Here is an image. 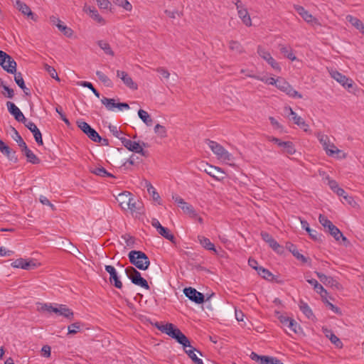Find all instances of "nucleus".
Segmentation results:
<instances>
[{
  "label": "nucleus",
  "instance_id": "obj_42",
  "mask_svg": "<svg viewBox=\"0 0 364 364\" xmlns=\"http://www.w3.org/2000/svg\"><path fill=\"white\" fill-rule=\"evenodd\" d=\"M138 115L139 117L143 121V122H144L147 126L152 125L153 119L146 111L144 109H139L138 111Z\"/></svg>",
  "mask_w": 364,
  "mask_h": 364
},
{
  "label": "nucleus",
  "instance_id": "obj_8",
  "mask_svg": "<svg viewBox=\"0 0 364 364\" xmlns=\"http://www.w3.org/2000/svg\"><path fill=\"white\" fill-rule=\"evenodd\" d=\"M77 126L91 140L95 142L101 141L102 137L87 122L83 121L77 122Z\"/></svg>",
  "mask_w": 364,
  "mask_h": 364
},
{
  "label": "nucleus",
  "instance_id": "obj_13",
  "mask_svg": "<svg viewBox=\"0 0 364 364\" xmlns=\"http://www.w3.org/2000/svg\"><path fill=\"white\" fill-rule=\"evenodd\" d=\"M203 171L216 181H222L224 177V171L219 167L206 164L203 166Z\"/></svg>",
  "mask_w": 364,
  "mask_h": 364
},
{
  "label": "nucleus",
  "instance_id": "obj_56",
  "mask_svg": "<svg viewBox=\"0 0 364 364\" xmlns=\"http://www.w3.org/2000/svg\"><path fill=\"white\" fill-rule=\"evenodd\" d=\"M289 250L292 252L294 256L296 257V259L302 261L303 262H306V258L301 254L299 253V252L296 250V247L293 245H291V247H289Z\"/></svg>",
  "mask_w": 364,
  "mask_h": 364
},
{
  "label": "nucleus",
  "instance_id": "obj_24",
  "mask_svg": "<svg viewBox=\"0 0 364 364\" xmlns=\"http://www.w3.org/2000/svg\"><path fill=\"white\" fill-rule=\"evenodd\" d=\"M183 350L195 364H203V360L200 358H198L197 355L196 354V352L198 353L200 355H202V353L196 348L193 347L191 345L190 342L188 343V346H187L186 347H183Z\"/></svg>",
  "mask_w": 364,
  "mask_h": 364
},
{
  "label": "nucleus",
  "instance_id": "obj_33",
  "mask_svg": "<svg viewBox=\"0 0 364 364\" xmlns=\"http://www.w3.org/2000/svg\"><path fill=\"white\" fill-rule=\"evenodd\" d=\"M198 240L203 247L208 250H212L217 253V250L215 248V245L210 242V240L208 238L202 235H198Z\"/></svg>",
  "mask_w": 364,
  "mask_h": 364
},
{
  "label": "nucleus",
  "instance_id": "obj_34",
  "mask_svg": "<svg viewBox=\"0 0 364 364\" xmlns=\"http://www.w3.org/2000/svg\"><path fill=\"white\" fill-rule=\"evenodd\" d=\"M346 20L352 24L355 28L359 30L360 32L364 33V23L356 17H354L351 15H348L346 16Z\"/></svg>",
  "mask_w": 364,
  "mask_h": 364
},
{
  "label": "nucleus",
  "instance_id": "obj_62",
  "mask_svg": "<svg viewBox=\"0 0 364 364\" xmlns=\"http://www.w3.org/2000/svg\"><path fill=\"white\" fill-rule=\"evenodd\" d=\"M122 238L125 240L127 246L129 247H133L134 245V237L131 236L130 235L126 234L122 236Z\"/></svg>",
  "mask_w": 364,
  "mask_h": 364
},
{
  "label": "nucleus",
  "instance_id": "obj_16",
  "mask_svg": "<svg viewBox=\"0 0 364 364\" xmlns=\"http://www.w3.org/2000/svg\"><path fill=\"white\" fill-rule=\"evenodd\" d=\"M6 107L8 111L14 117L16 121L23 124L28 121L21 111L16 106L14 102L8 101L6 102Z\"/></svg>",
  "mask_w": 364,
  "mask_h": 364
},
{
  "label": "nucleus",
  "instance_id": "obj_46",
  "mask_svg": "<svg viewBox=\"0 0 364 364\" xmlns=\"http://www.w3.org/2000/svg\"><path fill=\"white\" fill-rule=\"evenodd\" d=\"M325 332L326 337L329 338L332 343H333L337 348H342V342L331 331L325 330Z\"/></svg>",
  "mask_w": 364,
  "mask_h": 364
},
{
  "label": "nucleus",
  "instance_id": "obj_12",
  "mask_svg": "<svg viewBox=\"0 0 364 364\" xmlns=\"http://www.w3.org/2000/svg\"><path fill=\"white\" fill-rule=\"evenodd\" d=\"M186 297L196 304H200L204 302V295L193 287H186L183 289Z\"/></svg>",
  "mask_w": 364,
  "mask_h": 364
},
{
  "label": "nucleus",
  "instance_id": "obj_40",
  "mask_svg": "<svg viewBox=\"0 0 364 364\" xmlns=\"http://www.w3.org/2000/svg\"><path fill=\"white\" fill-rule=\"evenodd\" d=\"M237 14L239 17L242 19L244 24H245L247 26H252L251 18L248 14L247 10L245 8L237 11Z\"/></svg>",
  "mask_w": 364,
  "mask_h": 364
},
{
  "label": "nucleus",
  "instance_id": "obj_6",
  "mask_svg": "<svg viewBox=\"0 0 364 364\" xmlns=\"http://www.w3.org/2000/svg\"><path fill=\"white\" fill-rule=\"evenodd\" d=\"M0 65L9 73H15L16 71V61L2 50H0Z\"/></svg>",
  "mask_w": 364,
  "mask_h": 364
},
{
  "label": "nucleus",
  "instance_id": "obj_27",
  "mask_svg": "<svg viewBox=\"0 0 364 364\" xmlns=\"http://www.w3.org/2000/svg\"><path fill=\"white\" fill-rule=\"evenodd\" d=\"M0 151L9 160L16 161V152L7 146L2 140H0Z\"/></svg>",
  "mask_w": 364,
  "mask_h": 364
},
{
  "label": "nucleus",
  "instance_id": "obj_32",
  "mask_svg": "<svg viewBox=\"0 0 364 364\" xmlns=\"http://www.w3.org/2000/svg\"><path fill=\"white\" fill-rule=\"evenodd\" d=\"M21 151L24 154V155L27 158V161L32 164H38L40 163V159L37 157V156L30 150L27 145L21 149Z\"/></svg>",
  "mask_w": 364,
  "mask_h": 364
},
{
  "label": "nucleus",
  "instance_id": "obj_4",
  "mask_svg": "<svg viewBox=\"0 0 364 364\" xmlns=\"http://www.w3.org/2000/svg\"><path fill=\"white\" fill-rule=\"evenodd\" d=\"M124 272L127 277L134 284L139 286L147 290L150 289L147 281L141 277V273L138 272L134 267L131 266L128 267L124 269Z\"/></svg>",
  "mask_w": 364,
  "mask_h": 364
},
{
  "label": "nucleus",
  "instance_id": "obj_14",
  "mask_svg": "<svg viewBox=\"0 0 364 364\" xmlns=\"http://www.w3.org/2000/svg\"><path fill=\"white\" fill-rule=\"evenodd\" d=\"M257 53L267 63L271 65V67L275 70L280 71L281 68L279 64L275 61V60L272 57L270 53L266 50L262 46H258L257 48Z\"/></svg>",
  "mask_w": 364,
  "mask_h": 364
},
{
  "label": "nucleus",
  "instance_id": "obj_29",
  "mask_svg": "<svg viewBox=\"0 0 364 364\" xmlns=\"http://www.w3.org/2000/svg\"><path fill=\"white\" fill-rule=\"evenodd\" d=\"M294 9L297 13L304 18L307 23L315 22L317 23V19L314 18L311 14L309 13L303 6L294 5Z\"/></svg>",
  "mask_w": 364,
  "mask_h": 364
},
{
  "label": "nucleus",
  "instance_id": "obj_49",
  "mask_svg": "<svg viewBox=\"0 0 364 364\" xmlns=\"http://www.w3.org/2000/svg\"><path fill=\"white\" fill-rule=\"evenodd\" d=\"M257 272L259 276L267 280H272L273 274L267 269L259 267V269H257Z\"/></svg>",
  "mask_w": 364,
  "mask_h": 364
},
{
  "label": "nucleus",
  "instance_id": "obj_45",
  "mask_svg": "<svg viewBox=\"0 0 364 364\" xmlns=\"http://www.w3.org/2000/svg\"><path fill=\"white\" fill-rule=\"evenodd\" d=\"M158 233L165 237L166 239L168 240L173 243L176 242V238L174 235L171 232L169 229L165 227H162L159 231Z\"/></svg>",
  "mask_w": 364,
  "mask_h": 364
},
{
  "label": "nucleus",
  "instance_id": "obj_35",
  "mask_svg": "<svg viewBox=\"0 0 364 364\" xmlns=\"http://www.w3.org/2000/svg\"><path fill=\"white\" fill-rule=\"evenodd\" d=\"M328 232L334 237L336 240L338 241L341 238H342L343 242H348L347 238L343 236L340 230L334 225H331V228L328 229Z\"/></svg>",
  "mask_w": 364,
  "mask_h": 364
},
{
  "label": "nucleus",
  "instance_id": "obj_19",
  "mask_svg": "<svg viewBox=\"0 0 364 364\" xmlns=\"http://www.w3.org/2000/svg\"><path fill=\"white\" fill-rule=\"evenodd\" d=\"M105 270L109 274V282L117 289L122 288V282L119 279L115 268L112 265H105Z\"/></svg>",
  "mask_w": 364,
  "mask_h": 364
},
{
  "label": "nucleus",
  "instance_id": "obj_52",
  "mask_svg": "<svg viewBox=\"0 0 364 364\" xmlns=\"http://www.w3.org/2000/svg\"><path fill=\"white\" fill-rule=\"evenodd\" d=\"M109 129L110 132L117 138H118L120 141L121 139L125 138L123 136L124 133L117 127L114 125H109Z\"/></svg>",
  "mask_w": 364,
  "mask_h": 364
},
{
  "label": "nucleus",
  "instance_id": "obj_55",
  "mask_svg": "<svg viewBox=\"0 0 364 364\" xmlns=\"http://www.w3.org/2000/svg\"><path fill=\"white\" fill-rule=\"evenodd\" d=\"M81 323L80 322H75L68 326V333L70 334H75L81 330Z\"/></svg>",
  "mask_w": 364,
  "mask_h": 364
},
{
  "label": "nucleus",
  "instance_id": "obj_48",
  "mask_svg": "<svg viewBox=\"0 0 364 364\" xmlns=\"http://www.w3.org/2000/svg\"><path fill=\"white\" fill-rule=\"evenodd\" d=\"M86 11L88 12L90 16L98 23H105L104 19L102 18V16H100L97 11L95 8L89 7L87 9H86Z\"/></svg>",
  "mask_w": 364,
  "mask_h": 364
},
{
  "label": "nucleus",
  "instance_id": "obj_11",
  "mask_svg": "<svg viewBox=\"0 0 364 364\" xmlns=\"http://www.w3.org/2000/svg\"><path fill=\"white\" fill-rule=\"evenodd\" d=\"M102 103L105 106L106 109L109 111H114L115 108H118L119 110L129 109V105L126 102H115L114 99L102 97L101 100Z\"/></svg>",
  "mask_w": 364,
  "mask_h": 364
},
{
  "label": "nucleus",
  "instance_id": "obj_44",
  "mask_svg": "<svg viewBox=\"0 0 364 364\" xmlns=\"http://www.w3.org/2000/svg\"><path fill=\"white\" fill-rule=\"evenodd\" d=\"M96 75L98 77L99 80L107 87H112L113 82L102 71L97 70L96 71Z\"/></svg>",
  "mask_w": 364,
  "mask_h": 364
},
{
  "label": "nucleus",
  "instance_id": "obj_61",
  "mask_svg": "<svg viewBox=\"0 0 364 364\" xmlns=\"http://www.w3.org/2000/svg\"><path fill=\"white\" fill-rule=\"evenodd\" d=\"M55 306H53L51 304H41V308L38 309L42 312L54 313Z\"/></svg>",
  "mask_w": 364,
  "mask_h": 364
},
{
  "label": "nucleus",
  "instance_id": "obj_60",
  "mask_svg": "<svg viewBox=\"0 0 364 364\" xmlns=\"http://www.w3.org/2000/svg\"><path fill=\"white\" fill-rule=\"evenodd\" d=\"M154 132H155V133H156L159 136H160L162 138L166 136V128L159 124H157L155 126Z\"/></svg>",
  "mask_w": 364,
  "mask_h": 364
},
{
  "label": "nucleus",
  "instance_id": "obj_41",
  "mask_svg": "<svg viewBox=\"0 0 364 364\" xmlns=\"http://www.w3.org/2000/svg\"><path fill=\"white\" fill-rule=\"evenodd\" d=\"M229 48L230 50L235 52L237 54H241L245 52L243 46L240 42L236 41H230L229 42Z\"/></svg>",
  "mask_w": 364,
  "mask_h": 364
},
{
  "label": "nucleus",
  "instance_id": "obj_9",
  "mask_svg": "<svg viewBox=\"0 0 364 364\" xmlns=\"http://www.w3.org/2000/svg\"><path fill=\"white\" fill-rule=\"evenodd\" d=\"M329 73L331 77L336 80L344 87L348 88V90L353 88L354 82L352 79L347 77L346 75L335 70H331Z\"/></svg>",
  "mask_w": 364,
  "mask_h": 364
},
{
  "label": "nucleus",
  "instance_id": "obj_59",
  "mask_svg": "<svg viewBox=\"0 0 364 364\" xmlns=\"http://www.w3.org/2000/svg\"><path fill=\"white\" fill-rule=\"evenodd\" d=\"M319 223L327 230L333 224L324 215H320L318 217Z\"/></svg>",
  "mask_w": 364,
  "mask_h": 364
},
{
  "label": "nucleus",
  "instance_id": "obj_38",
  "mask_svg": "<svg viewBox=\"0 0 364 364\" xmlns=\"http://www.w3.org/2000/svg\"><path fill=\"white\" fill-rule=\"evenodd\" d=\"M299 306L300 310L308 318L313 319L314 318V315L307 303L300 301Z\"/></svg>",
  "mask_w": 364,
  "mask_h": 364
},
{
  "label": "nucleus",
  "instance_id": "obj_1",
  "mask_svg": "<svg viewBox=\"0 0 364 364\" xmlns=\"http://www.w3.org/2000/svg\"><path fill=\"white\" fill-rule=\"evenodd\" d=\"M154 326L162 333H166L175 339L178 343L182 345L183 347L188 346L189 339L173 323H167L166 324H163L156 322Z\"/></svg>",
  "mask_w": 364,
  "mask_h": 364
},
{
  "label": "nucleus",
  "instance_id": "obj_17",
  "mask_svg": "<svg viewBox=\"0 0 364 364\" xmlns=\"http://www.w3.org/2000/svg\"><path fill=\"white\" fill-rule=\"evenodd\" d=\"M122 144L129 151H134L137 154H140L142 156H146V151L140 146V144L136 141H133L127 138L121 139Z\"/></svg>",
  "mask_w": 364,
  "mask_h": 364
},
{
  "label": "nucleus",
  "instance_id": "obj_22",
  "mask_svg": "<svg viewBox=\"0 0 364 364\" xmlns=\"http://www.w3.org/2000/svg\"><path fill=\"white\" fill-rule=\"evenodd\" d=\"M261 237L274 251L278 253L283 252V247L268 232H262Z\"/></svg>",
  "mask_w": 364,
  "mask_h": 364
},
{
  "label": "nucleus",
  "instance_id": "obj_2",
  "mask_svg": "<svg viewBox=\"0 0 364 364\" xmlns=\"http://www.w3.org/2000/svg\"><path fill=\"white\" fill-rule=\"evenodd\" d=\"M131 264L140 270H146L150 264V260L147 255L139 250H132L128 254Z\"/></svg>",
  "mask_w": 364,
  "mask_h": 364
},
{
  "label": "nucleus",
  "instance_id": "obj_64",
  "mask_svg": "<svg viewBox=\"0 0 364 364\" xmlns=\"http://www.w3.org/2000/svg\"><path fill=\"white\" fill-rule=\"evenodd\" d=\"M98 6L100 9H107L109 8L111 3L109 0H97Z\"/></svg>",
  "mask_w": 364,
  "mask_h": 364
},
{
  "label": "nucleus",
  "instance_id": "obj_15",
  "mask_svg": "<svg viewBox=\"0 0 364 364\" xmlns=\"http://www.w3.org/2000/svg\"><path fill=\"white\" fill-rule=\"evenodd\" d=\"M11 266L14 268H21L26 270L34 269L37 267V264L33 259L27 260L23 258H19L13 261Z\"/></svg>",
  "mask_w": 364,
  "mask_h": 364
},
{
  "label": "nucleus",
  "instance_id": "obj_43",
  "mask_svg": "<svg viewBox=\"0 0 364 364\" xmlns=\"http://www.w3.org/2000/svg\"><path fill=\"white\" fill-rule=\"evenodd\" d=\"M11 129L13 132L12 138L14 141H16L21 149H22L23 147L26 146V142L23 141L21 136L19 134L18 131L14 127H11Z\"/></svg>",
  "mask_w": 364,
  "mask_h": 364
},
{
  "label": "nucleus",
  "instance_id": "obj_18",
  "mask_svg": "<svg viewBox=\"0 0 364 364\" xmlns=\"http://www.w3.org/2000/svg\"><path fill=\"white\" fill-rule=\"evenodd\" d=\"M279 320L284 327L289 328L290 331L295 333H298L301 330L300 326L294 319L289 317L280 316Z\"/></svg>",
  "mask_w": 364,
  "mask_h": 364
},
{
  "label": "nucleus",
  "instance_id": "obj_26",
  "mask_svg": "<svg viewBox=\"0 0 364 364\" xmlns=\"http://www.w3.org/2000/svg\"><path fill=\"white\" fill-rule=\"evenodd\" d=\"M50 21L55 25L63 33V34L68 37H70L73 35V31L71 28L67 27L65 25L62 23V21L56 18L55 16L50 17Z\"/></svg>",
  "mask_w": 364,
  "mask_h": 364
},
{
  "label": "nucleus",
  "instance_id": "obj_39",
  "mask_svg": "<svg viewBox=\"0 0 364 364\" xmlns=\"http://www.w3.org/2000/svg\"><path fill=\"white\" fill-rule=\"evenodd\" d=\"M90 172L101 177L114 178L112 173H109L105 168L102 166L91 168Z\"/></svg>",
  "mask_w": 364,
  "mask_h": 364
},
{
  "label": "nucleus",
  "instance_id": "obj_3",
  "mask_svg": "<svg viewBox=\"0 0 364 364\" xmlns=\"http://www.w3.org/2000/svg\"><path fill=\"white\" fill-rule=\"evenodd\" d=\"M208 145L211 151L217 156L218 159L224 162L233 161L234 158L232 155L218 142L208 140Z\"/></svg>",
  "mask_w": 364,
  "mask_h": 364
},
{
  "label": "nucleus",
  "instance_id": "obj_63",
  "mask_svg": "<svg viewBox=\"0 0 364 364\" xmlns=\"http://www.w3.org/2000/svg\"><path fill=\"white\" fill-rule=\"evenodd\" d=\"M314 290L321 295L322 298H326L327 295L326 290L323 287V286L318 284L316 287H315Z\"/></svg>",
  "mask_w": 364,
  "mask_h": 364
},
{
  "label": "nucleus",
  "instance_id": "obj_53",
  "mask_svg": "<svg viewBox=\"0 0 364 364\" xmlns=\"http://www.w3.org/2000/svg\"><path fill=\"white\" fill-rule=\"evenodd\" d=\"M44 68L52 78L55 79L58 81H60V78L58 76V73L53 67L48 64H45Z\"/></svg>",
  "mask_w": 364,
  "mask_h": 364
},
{
  "label": "nucleus",
  "instance_id": "obj_25",
  "mask_svg": "<svg viewBox=\"0 0 364 364\" xmlns=\"http://www.w3.org/2000/svg\"><path fill=\"white\" fill-rule=\"evenodd\" d=\"M284 112L288 115L290 119L293 120L294 124L298 126H306L305 121L299 116L290 107H285Z\"/></svg>",
  "mask_w": 364,
  "mask_h": 364
},
{
  "label": "nucleus",
  "instance_id": "obj_31",
  "mask_svg": "<svg viewBox=\"0 0 364 364\" xmlns=\"http://www.w3.org/2000/svg\"><path fill=\"white\" fill-rule=\"evenodd\" d=\"M320 281L325 285H329L331 287H336V288H338V286L340 285L338 282H337L333 278L331 277H328L325 275L324 274L318 272H315Z\"/></svg>",
  "mask_w": 364,
  "mask_h": 364
},
{
  "label": "nucleus",
  "instance_id": "obj_7",
  "mask_svg": "<svg viewBox=\"0 0 364 364\" xmlns=\"http://www.w3.org/2000/svg\"><path fill=\"white\" fill-rule=\"evenodd\" d=\"M277 87L291 97L302 98V95L295 90L288 82L282 77H278V85Z\"/></svg>",
  "mask_w": 364,
  "mask_h": 364
},
{
  "label": "nucleus",
  "instance_id": "obj_20",
  "mask_svg": "<svg viewBox=\"0 0 364 364\" xmlns=\"http://www.w3.org/2000/svg\"><path fill=\"white\" fill-rule=\"evenodd\" d=\"M15 6L24 16H26L28 18L32 19L34 21H37L36 16L31 11L29 6L27 4H26L24 2H23L20 0H16Z\"/></svg>",
  "mask_w": 364,
  "mask_h": 364
},
{
  "label": "nucleus",
  "instance_id": "obj_23",
  "mask_svg": "<svg viewBox=\"0 0 364 364\" xmlns=\"http://www.w3.org/2000/svg\"><path fill=\"white\" fill-rule=\"evenodd\" d=\"M24 125L33 133L36 143L40 146L43 145V142L41 132L35 123L31 121H27L24 123Z\"/></svg>",
  "mask_w": 364,
  "mask_h": 364
},
{
  "label": "nucleus",
  "instance_id": "obj_28",
  "mask_svg": "<svg viewBox=\"0 0 364 364\" xmlns=\"http://www.w3.org/2000/svg\"><path fill=\"white\" fill-rule=\"evenodd\" d=\"M131 193L124 191L118 195V196L116 198L117 200L119 203L120 207L123 209L127 210L129 208L128 204L130 203V196Z\"/></svg>",
  "mask_w": 364,
  "mask_h": 364
},
{
  "label": "nucleus",
  "instance_id": "obj_10",
  "mask_svg": "<svg viewBox=\"0 0 364 364\" xmlns=\"http://www.w3.org/2000/svg\"><path fill=\"white\" fill-rule=\"evenodd\" d=\"M172 199L177 203V205L183 210V211L188 214L192 218H196L198 216L193 207L186 203L183 198L177 195H173Z\"/></svg>",
  "mask_w": 364,
  "mask_h": 364
},
{
  "label": "nucleus",
  "instance_id": "obj_5",
  "mask_svg": "<svg viewBox=\"0 0 364 364\" xmlns=\"http://www.w3.org/2000/svg\"><path fill=\"white\" fill-rule=\"evenodd\" d=\"M316 136L325 150L326 154L330 156H334L336 154L340 153L341 151L338 149L333 143H331L328 135L321 132H317Z\"/></svg>",
  "mask_w": 364,
  "mask_h": 364
},
{
  "label": "nucleus",
  "instance_id": "obj_50",
  "mask_svg": "<svg viewBox=\"0 0 364 364\" xmlns=\"http://www.w3.org/2000/svg\"><path fill=\"white\" fill-rule=\"evenodd\" d=\"M97 44L100 46V48L102 50H103L107 55L114 56V53L108 43L103 41H99L97 42Z\"/></svg>",
  "mask_w": 364,
  "mask_h": 364
},
{
  "label": "nucleus",
  "instance_id": "obj_37",
  "mask_svg": "<svg viewBox=\"0 0 364 364\" xmlns=\"http://www.w3.org/2000/svg\"><path fill=\"white\" fill-rule=\"evenodd\" d=\"M145 187L147 188L148 193L152 196L154 200L157 201L159 204H161V198L159 194L156 191V188L151 185V183L146 181Z\"/></svg>",
  "mask_w": 364,
  "mask_h": 364
},
{
  "label": "nucleus",
  "instance_id": "obj_51",
  "mask_svg": "<svg viewBox=\"0 0 364 364\" xmlns=\"http://www.w3.org/2000/svg\"><path fill=\"white\" fill-rule=\"evenodd\" d=\"M281 147L283 148V151L288 154H293L295 153L294 146L291 141H283Z\"/></svg>",
  "mask_w": 364,
  "mask_h": 364
},
{
  "label": "nucleus",
  "instance_id": "obj_57",
  "mask_svg": "<svg viewBox=\"0 0 364 364\" xmlns=\"http://www.w3.org/2000/svg\"><path fill=\"white\" fill-rule=\"evenodd\" d=\"M79 84L82 87L89 88L90 90H91L97 97H100V92L93 87L91 82L82 81Z\"/></svg>",
  "mask_w": 364,
  "mask_h": 364
},
{
  "label": "nucleus",
  "instance_id": "obj_36",
  "mask_svg": "<svg viewBox=\"0 0 364 364\" xmlns=\"http://www.w3.org/2000/svg\"><path fill=\"white\" fill-rule=\"evenodd\" d=\"M128 206L127 210H129L132 213L137 212L141 208V202L131 194L130 203L128 204Z\"/></svg>",
  "mask_w": 364,
  "mask_h": 364
},
{
  "label": "nucleus",
  "instance_id": "obj_30",
  "mask_svg": "<svg viewBox=\"0 0 364 364\" xmlns=\"http://www.w3.org/2000/svg\"><path fill=\"white\" fill-rule=\"evenodd\" d=\"M54 313L71 319L73 316V311L65 305L59 304L55 306Z\"/></svg>",
  "mask_w": 364,
  "mask_h": 364
},
{
  "label": "nucleus",
  "instance_id": "obj_54",
  "mask_svg": "<svg viewBox=\"0 0 364 364\" xmlns=\"http://www.w3.org/2000/svg\"><path fill=\"white\" fill-rule=\"evenodd\" d=\"M14 80L16 83L23 90H25L26 85L21 73H15Z\"/></svg>",
  "mask_w": 364,
  "mask_h": 364
},
{
  "label": "nucleus",
  "instance_id": "obj_47",
  "mask_svg": "<svg viewBox=\"0 0 364 364\" xmlns=\"http://www.w3.org/2000/svg\"><path fill=\"white\" fill-rule=\"evenodd\" d=\"M280 51L286 58L292 61L296 59L295 55L293 53L292 49L289 47L280 46Z\"/></svg>",
  "mask_w": 364,
  "mask_h": 364
},
{
  "label": "nucleus",
  "instance_id": "obj_21",
  "mask_svg": "<svg viewBox=\"0 0 364 364\" xmlns=\"http://www.w3.org/2000/svg\"><path fill=\"white\" fill-rule=\"evenodd\" d=\"M117 77L120 78L123 83L132 90H137V85L133 81L132 77L128 75L127 73L123 70H117L116 72Z\"/></svg>",
  "mask_w": 364,
  "mask_h": 364
},
{
  "label": "nucleus",
  "instance_id": "obj_58",
  "mask_svg": "<svg viewBox=\"0 0 364 364\" xmlns=\"http://www.w3.org/2000/svg\"><path fill=\"white\" fill-rule=\"evenodd\" d=\"M263 364H284L277 358L263 356Z\"/></svg>",
  "mask_w": 364,
  "mask_h": 364
}]
</instances>
